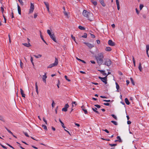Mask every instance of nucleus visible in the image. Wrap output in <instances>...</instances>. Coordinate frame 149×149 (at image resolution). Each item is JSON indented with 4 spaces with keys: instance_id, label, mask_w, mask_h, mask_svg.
Here are the masks:
<instances>
[{
    "instance_id": "aec40b11",
    "label": "nucleus",
    "mask_w": 149,
    "mask_h": 149,
    "mask_svg": "<svg viewBox=\"0 0 149 149\" xmlns=\"http://www.w3.org/2000/svg\"><path fill=\"white\" fill-rule=\"evenodd\" d=\"M116 88L117 89V91L119 92L118 89H119V86L117 82H116Z\"/></svg>"
},
{
    "instance_id": "9d476101",
    "label": "nucleus",
    "mask_w": 149,
    "mask_h": 149,
    "mask_svg": "<svg viewBox=\"0 0 149 149\" xmlns=\"http://www.w3.org/2000/svg\"><path fill=\"white\" fill-rule=\"evenodd\" d=\"M50 38L55 42H56V38L55 37L54 35V33L50 36Z\"/></svg>"
},
{
    "instance_id": "6ab92c4d",
    "label": "nucleus",
    "mask_w": 149,
    "mask_h": 149,
    "mask_svg": "<svg viewBox=\"0 0 149 149\" xmlns=\"http://www.w3.org/2000/svg\"><path fill=\"white\" fill-rule=\"evenodd\" d=\"M35 87L36 89V91L37 94L38 93V86H37V83L36 82L35 83Z\"/></svg>"
},
{
    "instance_id": "1a4fd4ad",
    "label": "nucleus",
    "mask_w": 149,
    "mask_h": 149,
    "mask_svg": "<svg viewBox=\"0 0 149 149\" xmlns=\"http://www.w3.org/2000/svg\"><path fill=\"white\" fill-rule=\"evenodd\" d=\"M84 43L89 48L91 49L94 47V45H93L91 44L88 43H86L85 42H84Z\"/></svg>"
},
{
    "instance_id": "09e8293b",
    "label": "nucleus",
    "mask_w": 149,
    "mask_h": 149,
    "mask_svg": "<svg viewBox=\"0 0 149 149\" xmlns=\"http://www.w3.org/2000/svg\"><path fill=\"white\" fill-rule=\"evenodd\" d=\"M1 11L2 13H3V12H4V8H3V7H1Z\"/></svg>"
},
{
    "instance_id": "774afa93",
    "label": "nucleus",
    "mask_w": 149,
    "mask_h": 149,
    "mask_svg": "<svg viewBox=\"0 0 149 149\" xmlns=\"http://www.w3.org/2000/svg\"><path fill=\"white\" fill-rule=\"evenodd\" d=\"M52 68V65H51V64H50V65H49V66H47V68Z\"/></svg>"
},
{
    "instance_id": "39448f33",
    "label": "nucleus",
    "mask_w": 149,
    "mask_h": 149,
    "mask_svg": "<svg viewBox=\"0 0 149 149\" xmlns=\"http://www.w3.org/2000/svg\"><path fill=\"white\" fill-rule=\"evenodd\" d=\"M34 5L32 3H31V6L30 7V9H29V14H30L32 13L34 10Z\"/></svg>"
},
{
    "instance_id": "5fc2aeb1",
    "label": "nucleus",
    "mask_w": 149,
    "mask_h": 149,
    "mask_svg": "<svg viewBox=\"0 0 149 149\" xmlns=\"http://www.w3.org/2000/svg\"><path fill=\"white\" fill-rule=\"evenodd\" d=\"M91 37L93 38H95V35H94L93 34H91Z\"/></svg>"
},
{
    "instance_id": "e2e57ef3",
    "label": "nucleus",
    "mask_w": 149,
    "mask_h": 149,
    "mask_svg": "<svg viewBox=\"0 0 149 149\" xmlns=\"http://www.w3.org/2000/svg\"><path fill=\"white\" fill-rule=\"evenodd\" d=\"M103 130L104 131H105V132L107 133H109V131L107 130V129Z\"/></svg>"
},
{
    "instance_id": "72a5a7b5",
    "label": "nucleus",
    "mask_w": 149,
    "mask_h": 149,
    "mask_svg": "<svg viewBox=\"0 0 149 149\" xmlns=\"http://www.w3.org/2000/svg\"><path fill=\"white\" fill-rule=\"evenodd\" d=\"M132 60L133 61V63H134V66H135V61L134 59V56H133Z\"/></svg>"
},
{
    "instance_id": "bf43d9fd",
    "label": "nucleus",
    "mask_w": 149,
    "mask_h": 149,
    "mask_svg": "<svg viewBox=\"0 0 149 149\" xmlns=\"http://www.w3.org/2000/svg\"><path fill=\"white\" fill-rule=\"evenodd\" d=\"M104 105H106V106H109V103H104Z\"/></svg>"
},
{
    "instance_id": "bb28decb",
    "label": "nucleus",
    "mask_w": 149,
    "mask_h": 149,
    "mask_svg": "<svg viewBox=\"0 0 149 149\" xmlns=\"http://www.w3.org/2000/svg\"><path fill=\"white\" fill-rule=\"evenodd\" d=\"M87 37V34L86 33H84V35L80 36V37H82L84 38H86Z\"/></svg>"
},
{
    "instance_id": "79ce46f5",
    "label": "nucleus",
    "mask_w": 149,
    "mask_h": 149,
    "mask_svg": "<svg viewBox=\"0 0 149 149\" xmlns=\"http://www.w3.org/2000/svg\"><path fill=\"white\" fill-rule=\"evenodd\" d=\"M64 77H65V79L66 80H67L68 81H70V80L68 79V77L67 76H66V75Z\"/></svg>"
},
{
    "instance_id": "4c0bfd02",
    "label": "nucleus",
    "mask_w": 149,
    "mask_h": 149,
    "mask_svg": "<svg viewBox=\"0 0 149 149\" xmlns=\"http://www.w3.org/2000/svg\"><path fill=\"white\" fill-rule=\"evenodd\" d=\"M130 80H131V82L132 84L133 85H134L135 84H134V81H133V79L132 78H130Z\"/></svg>"
},
{
    "instance_id": "20e7f679",
    "label": "nucleus",
    "mask_w": 149,
    "mask_h": 149,
    "mask_svg": "<svg viewBox=\"0 0 149 149\" xmlns=\"http://www.w3.org/2000/svg\"><path fill=\"white\" fill-rule=\"evenodd\" d=\"M104 60H105V64L107 66H110L111 65V61L108 59H104Z\"/></svg>"
},
{
    "instance_id": "4468645a",
    "label": "nucleus",
    "mask_w": 149,
    "mask_h": 149,
    "mask_svg": "<svg viewBox=\"0 0 149 149\" xmlns=\"http://www.w3.org/2000/svg\"><path fill=\"white\" fill-rule=\"evenodd\" d=\"M63 8L64 10V11H63V13L64 14V15L65 16L68 17V13L65 11V7L63 6Z\"/></svg>"
},
{
    "instance_id": "f3484780",
    "label": "nucleus",
    "mask_w": 149,
    "mask_h": 149,
    "mask_svg": "<svg viewBox=\"0 0 149 149\" xmlns=\"http://www.w3.org/2000/svg\"><path fill=\"white\" fill-rule=\"evenodd\" d=\"M99 1L103 7H105L106 6V4L104 3L103 0H99Z\"/></svg>"
},
{
    "instance_id": "603ef678",
    "label": "nucleus",
    "mask_w": 149,
    "mask_h": 149,
    "mask_svg": "<svg viewBox=\"0 0 149 149\" xmlns=\"http://www.w3.org/2000/svg\"><path fill=\"white\" fill-rule=\"evenodd\" d=\"M21 94L22 95V97H25V94H24V93H21Z\"/></svg>"
},
{
    "instance_id": "423d86ee",
    "label": "nucleus",
    "mask_w": 149,
    "mask_h": 149,
    "mask_svg": "<svg viewBox=\"0 0 149 149\" xmlns=\"http://www.w3.org/2000/svg\"><path fill=\"white\" fill-rule=\"evenodd\" d=\"M58 59L56 58H55V62L54 63L51 64L52 67L56 66L58 65Z\"/></svg>"
},
{
    "instance_id": "dca6fc26",
    "label": "nucleus",
    "mask_w": 149,
    "mask_h": 149,
    "mask_svg": "<svg viewBox=\"0 0 149 149\" xmlns=\"http://www.w3.org/2000/svg\"><path fill=\"white\" fill-rule=\"evenodd\" d=\"M22 45L27 47H29L31 46V45L29 42L28 44L26 43H23Z\"/></svg>"
},
{
    "instance_id": "7c9ffc66",
    "label": "nucleus",
    "mask_w": 149,
    "mask_h": 149,
    "mask_svg": "<svg viewBox=\"0 0 149 149\" xmlns=\"http://www.w3.org/2000/svg\"><path fill=\"white\" fill-rule=\"evenodd\" d=\"M5 128L12 135H13V133L10 130L7 129V128L6 127H5Z\"/></svg>"
},
{
    "instance_id": "052dcab7",
    "label": "nucleus",
    "mask_w": 149,
    "mask_h": 149,
    "mask_svg": "<svg viewBox=\"0 0 149 149\" xmlns=\"http://www.w3.org/2000/svg\"><path fill=\"white\" fill-rule=\"evenodd\" d=\"M96 42H97V43L98 44H100V41L99 40H96Z\"/></svg>"
},
{
    "instance_id": "a211bd4d",
    "label": "nucleus",
    "mask_w": 149,
    "mask_h": 149,
    "mask_svg": "<svg viewBox=\"0 0 149 149\" xmlns=\"http://www.w3.org/2000/svg\"><path fill=\"white\" fill-rule=\"evenodd\" d=\"M97 108L96 107L92 108V109L94 112L96 113L97 114H100L99 112L98 111H97L96 110H97Z\"/></svg>"
},
{
    "instance_id": "5701e85b",
    "label": "nucleus",
    "mask_w": 149,
    "mask_h": 149,
    "mask_svg": "<svg viewBox=\"0 0 149 149\" xmlns=\"http://www.w3.org/2000/svg\"><path fill=\"white\" fill-rule=\"evenodd\" d=\"M91 1L92 2L93 4L96 6L97 4V3L96 1H94L93 0H91Z\"/></svg>"
},
{
    "instance_id": "ddd939ff",
    "label": "nucleus",
    "mask_w": 149,
    "mask_h": 149,
    "mask_svg": "<svg viewBox=\"0 0 149 149\" xmlns=\"http://www.w3.org/2000/svg\"><path fill=\"white\" fill-rule=\"evenodd\" d=\"M81 108H82V110L84 111V113L85 114L87 113V111L85 109V108L84 107V106H82L81 107Z\"/></svg>"
},
{
    "instance_id": "13d9d810",
    "label": "nucleus",
    "mask_w": 149,
    "mask_h": 149,
    "mask_svg": "<svg viewBox=\"0 0 149 149\" xmlns=\"http://www.w3.org/2000/svg\"><path fill=\"white\" fill-rule=\"evenodd\" d=\"M135 10H136V12L137 14L138 15L139 14V10H138V9L136 8Z\"/></svg>"
},
{
    "instance_id": "680f3d73",
    "label": "nucleus",
    "mask_w": 149,
    "mask_h": 149,
    "mask_svg": "<svg viewBox=\"0 0 149 149\" xmlns=\"http://www.w3.org/2000/svg\"><path fill=\"white\" fill-rule=\"evenodd\" d=\"M71 37L73 39V40H74L75 39V37H74L72 35H71Z\"/></svg>"
},
{
    "instance_id": "338daca9",
    "label": "nucleus",
    "mask_w": 149,
    "mask_h": 149,
    "mask_svg": "<svg viewBox=\"0 0 149 149\" xmlns=\"http://www.w3.org/2000/svg\"><path fill=\"white\" fill-rule=\"evenodd\" d=\"M1 146L4 148H5V149H7V147H5V146H4L2 145V144H1Z\"/></svg>"
},
{
    "instance_id": "4be33fe9",
    "label": "nucleus",
    "mask_w": 149,
    "mask_h": 149,
    "mask_svg": "<svg viewBox=\"0 0 149 149\" xmlns=\"http://www.w3.org/2000/svg\"><path fill=\"white\" fill-rule=\"evenodd\" d=\"M125 102L126 104L127 105H129L130 104V103L127 98H125Z\"/></svg>"
},
{
    "instance_id": "c756f323",
    "label": "nucleus",
    "mask_w": 149,
    "mask_h": 149,
    "mask_svg": "<svg viewBox=\"0 0 149 149\" xmlns=\"http://www.w3.org/2000/svg\"><path fill=\"white\" fill-rule=\"evenodd\" d=\"M0 120L3 122H5V120L3 117L1 116H0Z\"/></svg>"
},
{
    "instance_id": "0eeeda50",
    "label": "nucleus",
    "mask_w": 149,
    "mask_h": 149,
    "mask_svg": "<svg viewBox=\"0 0 149 149\" xmlns=\"http://www.w3.org/2000/svg\"><path fill=\"white\" fill-rule=\"evenodd\" d=\"M69 105L68 104H65L64 107L62 109V111L66 112L67 111V109L68 108Z\"/></svg>"
},
{
    "instance_id": "6e6552de",
    "label": "nucleus",
    "mask_w": 149,
    "mask_h": 149,
    "mask_svg": "<svg viewBox=\"0 0 149 149\" xmlns=\"http://www.w3.org/2000/svg\"><path fill=\"white\" fill-rule=\"evenodd\" d=\"M108 44L109 45L111 46H113L115 45V43L111 40H109L108 41Z\"/></svg>"
},
{
    "instance_id": "f03ea898",
    "label": "nucleus",
    "mask_w": 149,
    "mask_h": 149,
    "mask_svg": "<svg viewBox=\"0 0 149 149\" xmlns=\"http://www.w3.org/2000/svg\"><path fill=\"white\" fill-rule=\"evenodd\" d=\"M97 63L99 65H101L102 64L103 59L104 60V56H95Z\"/></svg>"
},
{
    "instance_id": "49530a36",
    "label": "nucleus",
    "mask_w": 149,
    "mask_h": 149,
    "mask_svg": "<svg viewBox=\"0 0 149 149\" xmlns=\"http://www.w3.org/2000/svg\"><path fill=\"white\" fill-rule=\"evenodd\" d=\"M95 107H96L97 108H99L100 107V105L98 104H95L94 105Z\"/></svg>"
},
{
    "instance_id": "f8f14e48",
    "label": "nucleus",
    "mask_w": 149,
    "mask_h": 149,
    "mask_svg": "<svg viewBox=\"0 0 149 149\" xmlns=\"http://www.w3.org/2000/svg\"><path fill=\"white\" fill-rule=\"evenodd\" d=\"M17 9L19 14V15H21V8L18 4H17Z\"/></svg>"
},
{
    "instance_id": "7ed1b4c3",
    "label": "nucleus",
    "mask_w": 149,
    "mask_h": 149,
    "mask_svg": "<svg viewBox=\"0 0 149 149\" xmlns=\"http://www.w3.org/2000/svg\"><path fill=\"white\" fill-rule=\"evenodd\" d=\"M107 75L105 77H99L98 78L99 79H100L105 84H106L107 83Z\"/></svg>"
},
{
    "instance_id": "393cba45",
    "label": "nucleus",
    "mask_w": 149,
    "mask_h": 149,
    "mask_svg": "<svg viewBox=\"0 0 149 149\" xmlns=\"http://www.w3.org/2000/svg\"><path fill=\"white\" fill-rule=\"evenodd\" d=\"M78 28H79V29L81 30H85V28L84 27H83L81 26H78Z\"/></svg>"
},
{
    "instance_id": "b1692460",
    "label": "nucleus",
    "mask_w": 149,
    "mask_h": 149,
    "mask_svg": "<svg viewBox=\"0 0 149 149\" xmlns=\"http://www.w3.org/2000/svg\"><path fill=\"white\" fill-rule=\"evenodd\" d=\"M111 48L110 47H107L106 48L105 50L107 51H110L111 50Z\"/></svg>"
},
{
    "instance_id": "a18cd8bd",
    "label": "nucleus",
    "mask_w": 149,
    "mask_h": 149,
    "mask_svg": "<svg viewBox=\"0 0 149 149\" xmlns=\"http://www.w3.org/2000/svg\"><path fill=\"white\" fill-rule=\"evenodd\" d=\"M37 14L36 13H35L34 15V18L35 19L37 17Z\"/></svg>"
},
{
    "instance_id": "2eb2a0df",
    "label": "nucleus",
    "mask_w": 149,
    "mask_h": 149,
    "mask_svg": "<svg viewBox=\"0 0 149 149\" xmlns=\"http://www.w3.org/2000/svg\"><path fill=\"white\" fill-rule=\"evenodd\" d=\"M100 72V73L102 74L104 76H106L107 74L105 72V71L104 70H99Z\"/></svg>"
},
{
    "instance_id": "473e14b6",
    "label": "nucleus",
    "mask_w": 149,
    "mask_h": 149,
    "mask_svg": "<svg viewBox=\"0 0 149 149\" xmlns=\"http://www.w3.org/2000/svg\"><path fill=\"white\" fill-rule=\"evenodd\" d=\"M41 39L47 45V43L44 40V38H43V37L42 36V35H41Z\"/></svg>"
},
{
    "instance_id": "3c124183",
    "label": "nucleus",
    "mask_w": 149,
    "mask_h": 149,
    "mask_svg": "<svg viewBox=\"0 0 149 149\" xmlns=\"http://www.w3.org/2000/svg\"><path fill=\"white\" fill-rule=\"evenodd\" d=\"M24 134H25V135L27 137H29V135H28V133H27V132H24Z\"/></svg>"
},
{
    "instance_id": "412c9836",
    "label": "nucleus",
    "mask_w": 149,
    "mask_h": 149,
    "mask_svg": "<svg viewBox=\"0 0 149 149\" xmlns=\"http://www.w3.org/2000/svg\"><path fill=\"white\" fill-rule=\"evenodd\" d=\"M138 68L140 71L141 72L142 70V68L141 66V63H139V64Z\"/></svg>"
},
{
    "instance_id": "4d7b16f0",
    "label": "nucleus",
    "mask_w": 149,
    "mask_h": 149,
    "mask_svg": "<svg viewBox=\"0 0 149 149\" xmlns=\"http://www.w3.org/2000/svg\"><path fill=\"white\" fill-rule=\"evenodd\" d=\"M61 126H62L65 129V127L64 126V123H62L61 124Z\"/></svg>"
},
{
    "instance_id": "c03bdc74",
    "label": "nucleus",
    "mask_w": 149,
    "mask_h": 149,
    "mask_svg": "<svg viewBox=\"0 0 149 149\" xmlns=\"http://www.w3.org/2000/svg\"><path fill=\"white\" fill-rule=\"evenodd\" d=\"M72 104H74L75 106L77 105V104L76 102L73 101L72 102Z\"/></svg>"
},
{
    "instance_id": "f704fd0d",
    "label": "nucleus",
    "mask_w": 149,
    "mask_h": 149,
    "mask_svg": "<svg viewBox=\"0 0 149 149\" xmlns=\"http://www.w3.org/2000/svg\"><path fill=\"white\" fill-rule=\"evenodd\" d=\"M144 6L143 4H141L139 6V9L140 10H141Z\"/></svg>"
},
{
    "instance_id": "2f4dec72",
    "label": "nucleus",
    "mask_w": 149,
    "mask_h": 149,
    "mask_svg": "<svg viewBox=\"0 0 149 149\" xmlns=\"http://www.w3.org/2000/svg\"><path fill=\"white\" fill-rule=\"evenodd\" d=\"M111 122L113 123L115 125H118L116 121L112 120L111 121Z\"/></svg>"
},
{
    "instance_id": "864d4df0",
    "label": "nucleus",
    "mask_w": 149,
    "mask_h": 149,
    "mask_svg": "<svg viewBox=\"0 0 149 149\" xmlns=\"http://www.w3.org/2000/svg\"><path fill=\"white\" fill-rule=\"evenodd\" d=\"M60 85V82L59 80L58 81V83L57 84V86L58 87V88H59V85Z\"/></svg>"
},
{
    "instance_id": "9b49d317",
    "label": "nucleus",
    "mask_w": 149,
    "mask_h": 149,
    "mask_svg": "<svg viewBox=\"0 0 149 149\" xmlns=\"http://www.w3.org/2000/svg\"><path fill=\"white\" fill-rule=\"evenodd\" d=\"M46 75V73H45V74L42 76V80H43V81L45 83H46V79L47 78V77Z\"/></svg>"
},
{
    "instance_id": "6e6d98bb",
    "label": "nucleus",
    "mask_w": 149,
    "mask_h": 149,
    "mask_svg": "<svg viewBox=\"0 0 149 149\" xmlns=\"http://www.w3.org/2000/svg\"><path fill=\"white\" fill-rule=\"evenodd\" d=\"M90 62L92 64H95V62L94 61L91 60L90 61Z\"/></svg>"
},
{
    "instance_id": "ea45409f",
    "label": "nucleus",
    "mask_w": 149,
    "mask_h": 149,
    "mask_svg": "<svg viewBox=\"0 0 149 149\" xmlns=\"http://www.w3.org/2000/svg\"><path fill=\"white\" fill-rule=\"evenodd\" d=\"M111 116H112L115 119L117 120V118L116 116L114 114H112Z\"/></svg>"
},
{
    "instance_id": "cd10ccee",
    "label": "nucleus",
    "mask_w": 149,
    "mask_h": 149,
    "mask_svg": "<svg viewBox=\"0 0 149 149\" xmlns=\"http://www.w3.org/2000/svg\"><path fill=\"white\" fill-rule=\"evenodd\" d=\"M42 127L44 129H45L46 130H47V127L46 126L44 125H42Z\"/></svg>"
},
{
    "instance_id": "c85d7f7f",
    "label": "nucleus",
    "mask_w": 149,
    "mask_h": 149,
    "mask_svg": "<svg viewBox=\"0 0 149 149\" xmlns=\"http://www.w3.org/2000/svg\"><path fill=\"white\" fill-rule=\"evenodd\" d=\"M44 3L45 4V6L46 7V8L49 7V4L48 2H47L45 1H44Z\"/></svg>"
},
{
    "instance_id": "c9c22d12",
    "label": "nucleus",
    "mask_w": 149,
    "mask_h": 149,
    "mask_svg": "<svg viewBox=\"0 0 149 149\" xmlns=\"http://www.w3.org/2000/svg\"><path fill=\"white\" fill-rule=\"evenodd\" d=\"M47 33H48V34L49 35V36L52 35V34L51 33V31L50 30H47Z\"/></svg>"
},
{
    "instance_id": "8fccbe9b",
    "label": "nucleus",
    "mask_w": 149,
    "mask_h": 149,
    "mask_svg": "<svg viewBox=\"0 0 149 149\" xmlns=\"http://www.w3.org/2000/svg\"><path fill=\"white\" fill-rule=\"evenodd\" d=\"M55 103H54V101L53 100L52 101V107H54V105H55Z\"/></svg>"
},
{
    "instance_id": "37998d69",
    "label": "nucleus",
    "mask_w": 149,
    "mask_h": 149,
    "mask_svg": "<svg viewBox=\"0 0 149 149\" xmlns=\"http://www.w3.org/2000/svg\"><path fill=\"white\" fill-rule=\"evenodd\" d=\"M31 62L32 63V64L33 65V66H34V63L33 62V58L32 57V56H31Z\"/></svg>"
},
{
    "instance_id": "a878e982",
    "label": "nucleus",
    "mask_w": 149,
    "mask_h": 149,
    "mask_svg": "<svg viewBox=\"0 0 149 149\" xmlns=\"http://www.w3.org/2000/svg\"><path fill=\"white\" fill-rule=\"evenodd\" d=\"M117 139L118 140V141L120 142H122V140H121V139L119 136H117Z\"/></svg>"
},
{
    "instance_id": "a19ab883",
    "label": "nucleus",
    "mask_w": 149,
    "mask_h": 149,
    "mask_svg": "<svg viewBox=\"0 0 149 149\" xmlns=\"http://www.w3.org/2000/svg\"><path fill=\"white\" fill-rule=\"evenodd\" d=\"M146 51L147 52H148L149 50V45H146Z\"/></svg>"
},
{
    "instance_id": "69168bd1",
    "label": "nucleus",
    "mask_w": 149,
    "mask_h": 149,
    "mask_svg": "<svg viewBox=\"0 0 149 149\" xmlns=\"http://www.w3.org/2000/svg\"><path fill=\"white\" fill-rule=\"evenodd\" d=\"M116 2L117 5H118V4H119V2L118 1V0H116Z\"/></svg>"
},
{
    "instance_id": "58836bf2",
    "label": "nucleus",
    "mask_w": 149,
    "mask_h": 149,
    "mask_svg": "<svg viewBox=\"0 0 149 149\" xmlns=\"http://www.w3.org/2000/svg\"><path fill=\"white\" fill-rule=\"evenodd\" d=\"M109 145L111 147H113V146H116L117 145V144L116 143V144H109Z\"/></svg>"
},
{
    "instance_id": "e433bc0d",
    "label": "nucleus",
    "mask_w": 149,
    "mask_h": 149,
    "mask_svg": "<svg viewBox=\"0 0 149 149\" xmlns=\"http://www.w3.org/2000/svg\"><path fill=\"white\" fill-rule=\"evenodd\" d=\"M20 66L21 68H22L23 64L21 60H20Z\"/></svg>"
},
{
    "instance_id": "de8ad7c7",
    "label": "nucleus",
    "mask_w": 149,
    "mask_h": 149,
    "mask_svg": "<svg viewBox=\"0 0 149 149\" xmlns=\"http://www.w3.org/2000/svg\"><path fill=\"white\" fill-rule=\"evenodd\" d=\"M43 121L46 124H47V121L45 120L44 118H43Z\"/></svg>"
},
{
    "instance_id": "f257e3e1",
    "label": "nucleus",
    "mask_w": 149,
    "mask_h": 149,
    "mask_svg": "<svg viewBox=\"0 0 149 149\" xmlns=\"http://www.w3.org/2000/svg\"><path fill=\"white\" fill-rule=\"evenodd\" d=\"M84 16L88 19L91 21L93 18V14L91 13L87 12L86 10H84L83 12Z\"/></svg>"
},
{
    "instance_id": "0e129e2a",
    "label": "nucleus",
    "mask_w": 149,
    "mask_h": 149,
    "mask_svg": "<svg viewBox=\"0 0 149 149\" xmlns=\"http://www.w3.org/2000/svg\"><path fill=\"white\" fill-rule=\"evenodd\" d=\"M126 82L127 83V85L129 84L130 81L128 80H127L126 81Z\"/></svg>"
}]
</instances>
